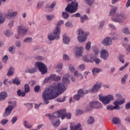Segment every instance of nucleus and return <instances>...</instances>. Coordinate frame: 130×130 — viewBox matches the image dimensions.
<instances>
[{"mask_svg":"<svg viewBox=\"0 0 130 130\" xmlns=\"http://www.w3.org/2000/svg\"><path fill=\"white\" fill-rule=\"evenodd\" d=\"M70 74H66L62 78V83H57L54 86H51L49 88L45 89L42 93V99L44 100L45 104H48L49 102L48 100H53L58 96V93L62 94L67 88L65 85L70 84Z\"/></svg>","mask_w":130,"mask_h":130,"instance_id":"nucleus-1","label":"nucleus"},{"mask_svg":"<svg viewBox=\"0 0 130 130\" xmlns=\"http://www.w3.org/2000/svg\"><path fill=\"white\" fill-rule=\"evenodd\" d=\"M79 9V3L77 1H74L70 4H68L67 7L65 8L64 12L62 13V16L63 19L67 20L70 17V14H74L78 11Z\"/></svg>","mask_w":130,"mask_h":130,"instance_id":"nucleus-2","label":"nucleus"},{"mask_svg":"<svg viewBox=\"0 0 130 130\" xmlns=\"http://www.w3.org/2000/svg\"><path fill=\"white\" fill-rule=\"evenodd\" d=\"M99 99L100 101L102 102L104 105H107L114 100V96L111 94H108L107 96H103L102 94H100L99 95Z\"/></svg>","mask_w":130,"mask_h":130,"instance_id":"nucleus-3","label":"nucleus"},{"mask_svg":"<svg viewBox=\"0 0 130 130\" xmlns=\"http://www.w3.org/2000/svg\"><path fill=\"white\" fill-rule=\"evenodd\" d=\"M8 104H12L9 105L5 109L4 114H3V117H7L11 115L12 111H13L14 108L17 107V104L16 103H13V102H9Z\"/></svg>","mask_w":130,"mask_h":130,"instance_id":"nucleus-4","label":"nucleus"},{"mask_svg":"<svg viewBox=\"0 0 130 130\" xmlns=\"http://www.w3.org/2000/svg\"><path fill=\"white\" fill-rule=\"evenodd\" d=\"M59 28L58 27H55L53 34H50L48 35V39L50 41H53V40H58L59 39Z\"/></svg>","mask_w":130,"mask_h":130,"instance_id":"nucleus-5","label":"nucleus"},{"mask_svg":"<svg viewBox=\"0 0 130 130\" xmlns=\"http://www.w3.org/2000/svg\"><path fill=\"white\" fill-rule=\"evenodd\" d=\"M126 18H127V17L125 14L120 13L116 14L114 17H112V20L113 22H115L116 23H122L123 20H125Z\"/></svg>","mask_w":130,"mask_h":130,"instance_id":"nucleus-6","label":"nucleus"},{"mask_svg":"<svg viewBox=\"0 0 130 130\" xmlns=\"http://www.w3.org/2000/svg\"><path fill=\"white\" fill-rule=\"evenodd\" d=\"M35 67L39 69V71L41 73L42 75H44L47 73V68L42 62H36L35 63Z\"/></svg>","mask_w":130,"mask_h":130,"instance_id":"nucleus-7","label":"nucleus"},{"mask_svg":"<svg viewBox=\"0 0 130 130\" xmlns=\"http://www.w3.org/2000/svg\"><path fill=\"white\" fill-rule=\"evenodd\" d=\"M78 40L80 43H83L87 40V34L82 29L78 30Z\"/></svg>","mask_w":130,"mask_h":130,"instance_id":"nucleus-8","label":"nucleus"},{"mask_svg":"<svg viewBox=\"0 0 130 130\" xmlns=\"http://www.w3.org/2000/svg\"><path fill=\"white\" fill-rule=\"evenodd\" d=\"M46 116H48L49 117V119L51 120L52 125L55 127H57V126H59L60 124V121L59 120H57L56 118H58L57 117H55L54 115H51L50 114H46Z\"/></svg>","mask_w":130,"mask_h":130,"instance_id":"nucleus-9","label":"nucleus"},{"mask_svg":"<svg viewBox=\"0 0 130 130\" xmlns=\"http://www.w3.org/2000/svg\"><path fill=\"white\" fill-rule=\"evenodd\" d=\"M66 113L67 110H66L65 109H62L53 113V115H54L55 117H57L58 118H59V117H60L62 120H63V119L66 118Z\"/></svg>","mask_w":130,"mask_h":130,"instance_id":"nucleus-10","label":"nucleus"},{"mask_svg":"<svg viewBox=\"0 0 130 130\" xmlns=\"http://www.w3.org/2000/svg\"><path fill=\"white\" fill-rule=\"evenodd\" d=\"M102 87V83H95L91 89L86 90V94L88 93H97Z\"/></svg>","mask_w":130,"mask_h":130,"instance_id":"nucleus-11","label":"nucleus"},{"mask_svg":"<svg viewBox=\"0 0 130 130\" xmlns=\"http://www.w3.org/2000/svg\"><path fill=\"white\" fill-rule=\"evenodd\" d=\"M17 32L21 36H25L28 33V28L24 25H19L17 26Z\"/></svg>","mask_w":130,"mask_h":130,"instance_id":"nucleus-12","label":"nucleus"},{"mask_svg":"<svg viewBox=\"0 0 130 130\" xmlns=\"http://www.w3.org/2000/svg\"><path fill=\"white\" fill-rule=\"evenodd\" d=\"M18 15V12L17 11H13L12 10H9L8 11V13L6 15V17L9 20H11L13 19V18H15Z\"/></svg>","mask_w":130,"mask_h":130,"instance_id":"nucleus-13","label":"nucleus"},{"mask_svg":"<svg viewBox=\"0 0 130 130\" xmlns=\"http://www.w3.org/2000/svg\"><path fill=\"white\" fill-rule=\"evenodd\" d=\"M125 102V99H123V100H121V101H115L113 103L114 105H115V106H113V110L114 109H116L117 110H119V109H120V107H119V106H118V105H121L122 104H123V103H124Z\"/></svg>","mask_w":130,"mask_h":130,"instance_id":"nucleus-14","label":"nucleus"},{"mask_svg":"<svg viewBox=\"0 0 130 130\" xmlns=\"http://www.w3.org/2000/svg\"><path fill=\"white\" fill-rule=\"evenodd\" d=\"M89 106L91 108H95L96 109L102 108V104L98 101H93L89 103Z\"/></svg>","mask_w":130,"mask_h":130,"instance_id":"nucleus-15","label":"nucleus"},{"mask_svg":"<svg viewBox=\"0 0 130 130\" xmlns=\"http://www.w3.org/2000/svg\"><path fill=\"white\" fill-rule=\"evenodd\" d=\"M102 43L104 46H109L112 44V39L109 37H107L102 41Z\"/></svg>","mask_w":130,"mask_h":130,"instance_id":"nucleus-16","label":"nucleus"},{"mask_svg":"<svg viewBox=\"0 0 130 130\" xmlns=\"http://www.w3.org/2000/svg\"><path fill=\"white\" fill-rule=\"evenodd\" d=\"M100 57L103 58L104 60H107L108 57H109V53L107 50L103 49L101 51V56Z\"/></svg>","mask_w":130,"mask_h":130,"instance_id":"nucleus-17","label":"nucleus"},{"mask_svg":"<svg viewBox=\"0 0 130 130\" xmlns=\"http://www.w3.org/2000/svg\"><path fill=\"white\" fill-rule=\"evenodd\" d=\"M75 50L76 56H81L82 53H83L84 48H83V47H77L75 48Z\"/></svg>","mask_w":130,"mask_h":130,"instance_id":"nucleus-18","label":"nucleus"},{"mask_svg":"<svg viewBox=\"0 0 130 130\" xmlns=\"http://www.w3.org/2000/svg\"><path fill=\"white\" fill-rule=\"evenodd\" d=\"M9 97V94L7 91H2L0 92V102L5 101Z\"/></svg>","mask_w":130,"mask_h":130,"instance_id":"nucleus-19","label":"nucleus"},{"mask_svg":"<svg viewBox=\"0 0 130 130\" xmlns=\"http://www.w3.org/2000/svg\"><path fill=\"white\" fill-rule=\"evenodd\" d=\"M25 73L33 74L37 73V69L35 67H30L25 69Z\"/></svg>","mask_w":130,"mask_h":130,"instance_id":"nucleus-20","label":"nucleus"},{"mask_svg":"<svg viewBox=\"0 0 130 130\" xmlns=\"http://www.w3.org/2000/svg\"><path fill=\"white\" fill-rule=\"evenodd\" d=\"M112 40H118L119 38V35L118 32H113L111 34Z\"/></svg>","mask_w":130,"mask_h":130,"instance_id":"nucleus-21","label":"nucleus"},{"mask_svg":"<svg viewBox=\"0 0 130 130\" xmlns=\"http://www.w3.org/2000/svg\"><path fill=\"white\" fill-rule=\"evenodd\" d=\"M81 127V124L78 123L77 125H73V123H71L70 129L71 130H78Z\"/></svg>","mask_w":130,"mask_h":130,"instance_id":"nucleus-22","label":"nucleus"},{"mask_svg":"<svg viewBox=\"0 0 130 130\" xmlns=\"http://www.w3.org/2000/svg\"><path fill=\"white\" fill-rule=\"evenodd\" d=\"M62 40L64 44H69V43H70V42L71 41V39H70V37L64 35L63 36Z\"/></svg>","mask_w":130,"mask_h":130,"instance_id":"nucleus-23","label":"nucleus"},{"mask_svg":"<svg viewBox=\"0 0 130 130\" xmlns=\"http://www.w3.org/2000/svg\"><path fill=\"white\" fill-rule=\"evenodd\" d=\"M117 11V7H112L109 13V16H114Z\"/></svg>","mask_w":130,"mask_h":130,"instance_id":"nucleus-24","label":"nucleus"},{"mask_svg":"<svg viewBox=\"0 0 130 130\" xmlns=\"http://www.w3.org/2000/svg\"><path fill=\"white\" fill-rule=\"evenodd\" d=\"M92 74L94 76H96L97 74H99V73H101L102 72V70L98 68H93L92 70Z\"/></svg>","mask_w":130,"mask_h":130,"instance_id":"nucleus-25","label":"nucleus"},{"mask_svg":"<svg viewBox=\"0 0 130 130\" xmlns=\"http://www.w3.org/2000/svg\"><path fill=\"white\" fill-rule=\"evenodd\" d=\"M23 124L25 127L26 128H32V127L33 126V125L32 124L29 123V122L27 121H24L23 122Z\"/></svg>","mask_w":130,"mask_h":130,"instance_id":"nucleus-26","label":"nucleus"},{"mask_svg":"<svg viewBox=\"0 0 130 130\" xmlns=\"http://www.w3.org/2000/svg\"><path fill=\"white\" fill-rule=\"evenodd\" d=\"M122 32L125 35H130V30L128 27H123L122 29Z\"/></svg>","mask_w":130,"mask_h":130,"instance_id":"nucleus-27","label":"nucleus"},{"mask_svg":"<svg viewBox=\"0 0 130 130\" xmlns=\"http://www.w3.org/2000/svg\"><path fill=\"white\" fill-rule=\"evenodd\" d=\"M55 6H56V2L54 1L49 6L47 5L46 6V9H48V8H49V9H50V10H52V11H53V8L55 7Z\"/></svg>","mask_w":130,"mask_h":130,"instance_id":"nucleus-28","label":"nucleus"},{"mask_svg":"<svg viewBox=\"0 0 130 130\" xmlns=\"http://www.w3.org/2000/svg\"><path fill=\"white\" fill-rule=\"evenodd\" d=\"M127 74H125L123 77L121 79V83L122 85H125V83H126V79H127Z\"/></svg>","mask_w":130,"mask_h":130,"instance_id":"nucleus-29","label":"nucleus"},{"mask_svg":"<svg viewBox=\"0 0 130 130\" xmlns=\"http://www.w3.org/2000/svg\"><path fill=\"white\" fill-rule=\"evenodd\" d=\"M62 67H63L62 63H60L56 66V70H58V71H57L58 73H59V72L61 71L62 70Z\"/></svg>","mask_w":130,"mask_h":130,"instance_id":"nucleus-30","label":"nucleus"},{"mask_svg":"<svg viewBox=\"0 0 130 130\" xmlns=\"http://www.w3.org/2000/svg\"><path fill=\"white\" fill-rule=\"evenodd\" d=\"M4 34L6 36H7V37H10L11 35H13V31L11 30H6L4 31Z\"/></svg>","mask_w":130,"mask_h":130,"instance_id":"nucleus-31","label":"nucleus"},{"mask_svg":"<svg viewBox=\"0 0 130 130\" xmlns=\"http://www.w3.org/2000/svg\"><path fill=\"white\" fill-rule=\"evenodd\" d=\"M74 76L75 77H77V78H79V77H81V79H84V76H83L82 73H79L78 71H76L74 72Z\"/></svg>","mask_w":130,"mask_h":130,"instance_id":"nucleus-32","label":"nucleus"},{"mask_svg":"<svg viewBox=\"0 0 130 130\" xmlns=\"http://www.w3.org/2000/svg\"><path fill=\"white\" fill-rule=\"evenodd\" d=\"M95 122V119L93 117H89V119L87 120L88 124H93Z\"/></svg>","mask_w":130,"mask_h":130,"instance_id":"nucleus-33","label":"nucleus"},{"mask_svg":"<svg viewBox=\"0 0 130 130\" xmlns=\"http://www.w3.org/2000/svg\"><path fill=\"white\" fill-rule=\"evenodd\" d=\"M13 75H14V68L11 67L9 69L7 75L10 77V76H13Z\"/></svg>","mask_w":130,"mask_h":130,"instance_id":"nucleus-34","label":"nucleus"},{"mask_svg":"<svg viewBox=\"0 0 130 130\" xmlns=\"http://www.w3.org/2000/svg\"><path fill=\"white\" fill-rule=\"evenodd\" d=\"M87 90H85V92H84V91L82 90V89H79L78 91L77 94H78L79 96L83 97L85 94H87Z\"/></svg>","mask_w":130,"mask_h":130,"instance_id":"nucleus-35","label":"nucleus"},{"mask_svg":"<svg viewBox=\"0 0 130 130\" xmlns=\"http://www.w3.org/2000/svg\"><path fill=\"white\" fill-rule=\"evenodd\" d=\"M89 18H88V16L86 15H83L82 17H80V22L81 23H84L85 21L88 20Z\"/></svg>","mask_w":130,"mask_h":130,"instance_id":"nucleus-36","label":"nucleus"},{"mask_svg":"<svg viewBox=\"0 0 130 130\" xmlns=\"http://www.w3.org/2000/svg\"><path fill=\"white\" fill-rule=\"evenodd\" d=\"M33 41L32 38H26L23 40L24 43H31Z\"/></svg>","mask_w":130,"mask_h":130,"instance_id":"nucleus-37","label":"nucleus"},{"mask_svg":"<svg viewBox=\"0 0 130 130\" xmlns=\"http://www.w3.org/2000/svg\"><path fill=\"white\" fill-rule=\"evenodd\" d=\"M13 84H15L17 86H19V85H21V81L18 78H15L13 81Z\"/></svg>","mask_w":130,"mask_h":130,"instance_id":"nucleus-38","label":"nucleus"},{"mask_svg":"<svg viewBox=\"0 0 130 130\" xmlns=\"http://www.w3.org/2000/svg\"><path fill=\"white\" fill-rule=\"evenodd\" d=\"M17 93L18 96H20L21 97L25 96V95L26 94L25 92H23V91L22 92V91H21V89H18Z\"/></svg>","mask_w":130,"mask_h":130,"instance_id":"nucleus-39","label":"nucleus"},{"mask_svg":"<svg viewBox=\"0 0 130 130\" xmlns=\"http://www.w3.org/2000/svg\"><path fill=\"white\" fill-rule=\"evenodd\" d=\"M30 92V87L29 86V84H25L24 85V93H29Z\"/></svg>","mask_w":130,"mask_h":130,"instance_id":"nucleus-40","label":"nucleus"},{"mask_svg":"<svg viewBox=\"0 0 130 130\" xmlns=\"http://www.w3.org/2000/svg\"><path fill=\"white\" fill-rule=\"evenodd\" d=\"M112 121L114 124H117V123H119V122H120V120H119V118L117 117H114L113 118Z\"/></svg>","mask_w":130,"mask_h":130,"instance_id":"nucleus-41","label":"nucleus"},{"mask_svg":"<svg viewBox=\"0 0 130 130\" xmlns=\"http://www.w3.org/2000/svg\"><path fill=\"white\" fill-rule=\"evenodd\" d=\"M8 122H9V120L7 119H3L0 121V124H2V125H6Z\"/></svg>","mask_w":130,"mask_h":130,"instance_id":"nucleus-42","label":"nucleus"},{"mask_svg":"<svg viewBox=\"0 0 130 130\" xmlns=\"http://www.w3.org/2000/svg\"><path fill=\"white\" fill-rule=\"evenodd\" d=\"M63 23V20H60L57 23V26H56V28H58V29H59V33H60V28H59V27H60V25H62Z\"/></svg>","mask_w":130,"mask_h":130,"instance_id":"nucleus-43","label":"nucleus"},{"mask_svg":"<svg viewBox=\"0 0 130 130\" xmlns=\"http://www.w3.org/2000/svg\"><path fill=\"white\" fill-rule=\"evenodd\" d=\"M84 3H85V4H87L88 6L91 7V6H92L94 3V0H85Z\"/></svg>","mask_w":130,"mask_h":130,"instance_id":"nucleus-44","label":"nucleus"},{"mask_svg":"<svg viewBox=\"0 0 130 130\" xmlns=\"http://www.w3.org/2000/svg\"><path fill=\"white\" fill-rule=\"evenodd\" d=\"M53 18H54V16L52 15H47L46 16V18L47 21H51V20L53 19Z\"/></svg>","mask_w":130,"mask_h":130,"instance_id":"nucleus-45","label":"nucleus"},{"mask_svg":"<svg viewBox=\"0 0 130 130\" xmlns=\"http://www.w3.org/2000/svg\"><path fill=\"white\" fill-rule=\"evenodd\" d=\"M17 120H18V117L17 116H14V117H12L10 122H11V123L12 124H15V123H16V121H17Z\"/></svg>","mask_w":130,"mask_h":130,"instance_id":"nucleus-46","label":"nucleus"},{"mask_svg":"<svg viewBox=\"0 0 130 130\" xmlns=\"http://www.w3.org/2000/svg\"><path fill=\"white\" fill-rule=\"evenodd\" d=\"M9 51L12 54H14L15 53V49L14 48V46H11L9 48Z\"/></svg>","mask_w":130,"mask_h":130,"instance_id":"nucleus-47","label":"nucleus"},{"mask_svg":"<svg viewBox=\"0 0 130 130\" xmlns=\"http://www.w3.org/2000/svg\"><path fill=\"white\" fill-rule=\"evenodd\" d=\"M24 105L28 109H32L33 108V104L30 103L24 104Z\"/></svg>","mask_w":130,"mask_h":130,"instance_id":"nucleus-48","label":"nucleus"},{"mask_svg":"<svg viewBox=\"0 0 130 130\" xmlns=\"http://www.w3.org/2000/svg\"><path fill=\"white\" fill-rule=\"evenodd\" d=\"M69 71H70L71 73H74V72H75V67H74V66H73L72 64H69Z\"/></svg>","mask_w":130,"mask_h":130,"instance_id":"nucleus-49","label":"nucleus"},{"mask_svg":"<svg viewBox=\"0 0 130 130\" xmlns=\"http://www.w3.org/2000/svg\"><path fill=\"white\" fill-rule=\"evenodd\" d=\"M105 23V21L104 20H103L100 22V24L99 25V29L100 30V29H102V28H103Z\"/></svg>","mask_w":130,"mask_h":130,"instance_id":"nucleus-50","label":"nucleus"},{"mask_svg":"<svg viewBox=\"0 0 130 130\" xmlns=\"http://www.w3.org/2000/svg\"><path fill=\"white\" fill-rule=\"evenodd\" d=\"M90 48H91V42H88L86 45L85 49L86 50H90Z\"/></svg>","mask_w":130,"mask_h":130,"instance_id":"nucleus-51","label":"nucleus"},{"mask_svg":"<svg viewBox=\"0 0 130 130\" xmlns=\"http://www.w3.org/2000/svg\"><path fill=\"white\" fill-rule=\"evenodd\" d=\"M35 92H36V93H38V92H39V91H40V86L39 85H36L34 89Z\"/></svg>","mask_w":130,"mask_h":130,"instance_id":"nucleus-52","label":"nucleus"},{"mask_svg":"<svg viewBox=\"0 0 130 130\" xmlns=\"http://www.w3.org/2000/svg\"><path fill=\"white\" fill-rule=\"evenodd\" d=\"M66 96H63V98H57V102H64V101H66Z\"/></svg>","mask_w":130,"mask_h":130,"instance_id":"nucleus-53","label":"nucleus"},{"mask_svg":"<svg viewBox=\"0 0 130 130\" xmlns=\"http://www.w3.org/2000/svg\"><path fill=\"white\" fill-rule=\"evenodd\" d=\"M128 64H129V63L128 62H126L124 66H122V67L119 68V71H123V70H124L125 68H126V67L128 66Z\"/></svg>","mask_w":130,"mask_h":130,"instance_id":"nucleus-54","label":"nucleus"},{"mask_svg":"<svg viewBox=\"0 0 130 130\" xmlns=\"http://www.w3.org/2000/svg\"><path fill=\"white\" fill-rule=\"evenodd\" d=\"M8 58L9 57H8V55H5L2 58L3 62H4V63H6L7 61H8Z\"/></svg>","mask_w":130,"mask_h":130,"instance_id":"nucleus-55","label":"nucleus"},{"mask_svg":"<svg viewBox=\"0 0 130 130\" xmlns=\"http://www.w3.org/2000/svg\"><path fill=\"white\" fill-rule=\"evenodd\" d=\"M82 96H80L78 94L74 96V100H76V101H79L80 99H81V98Z\"/></svg>","mask_w":130,"mask_h":130,"instance_id":"nucleus-56","label":"nucleus"},{"mask_svg":"<svg viewBox=\"0 0 130 130\" xmlns=\"http://www.w3.org/2000/svg\"><path fill=\"white\" fill-rule=\"evenodd\" d=\"M71 17H72V18H81V14L77 13L76 14L72 15Z\"/></svg>","mask_w":130,"mask_h":130,"instance_id":"nucleus-57","label":"nucleus"},{"mask_svg":"<svg viewBox=\"0 0 130 130\" xmlns=\"http://www.w3.org/2000/svg\"><path fill=\"white\" fill-rule=\"evenodd\" d=\"M15 45L16 47H21V41L17 40L15 42Z\"/></svg>","mask_w":130,"mask_h":130,"instance_id":"nucleus-58","label":"nucleus"},{"mask_svg":"<svg viewBox=\"0 0 130 130\" xmlns=\"http://www.w3.org/2000/svg\"><path fill=\"white\" fill-rule=\"evenodd\" d=\"M5 22V18L3 16V14H0V24H3Z\"/></svg>","mask_w":130,"mask_h":130,"instance_id":"nucleus-59","label":"nucleus"},{"mask_svg":"<svg viewBox=\"0 0 130 130\" xmlns=\"http://www.w3.org/2000/svg\"><path fill=\"white\" fill-rule=\"evenodd\" d=\"M93 61L95 62L96 64H99L101 62V60L98 58H95Z\"/></svg>","mask_w":130,"mask_h":130,"instance_id":"nucleus-60","label":"nucleus"},{"mask_svg":"<svg viewBox=\"0 0 130 130\" xmlns=\"http://www.w3.org/2000/svg\"><path fill=\"white\" fill-rule=\"evenodd\" d=\"M78 69L80 70V71H84L85 70V64H82L78 66Z\"/></svg>","mask_w":130,"mask_h":130,"instance_id":"nucleus-61","label":"nucleus"},{"mask_svg":"<svg viewBox=\"0 0 130 130\" xmlns=\"http://www.w3.org/2000/svg\"><path fill=\"white\" fill-rule=\"evenodd\" d=\"M42 7V2H38L36 6L37 9H41Z\"/></svg>","mask_w":130,"mask_h":130,"instance_id":"nucleus-62","label":"nucleus"},{"mask_svg":"<svg viewBox=\"0 0 130 130\" xmlns=\"http://www.w3.org/2000/svg\"><path fill=\"white\" fill-rule=\"evenodd\" d=\"M123 46L126 47V50L128 51V52H130V44L126 47V44H123Z\"/></svg>","mask_w":130,"mask_h":130,"instance_id":"nucleus-63","label":"nucleus"},{"mask_svg":"<svg viewBox=\"0 0 130 130\" xmlns=\"http://www.w3.org/2000/svg\"><path fill=\"white\" fill-rule=\"evenodd\" d=\"M65 117H67V119H71L72 118V114L69 113L65 114Z\"/></svg>","mask_w":130,"mask_h":130,"instance_id":"nucleus-64","label":"nucleus"}]
</instances>
